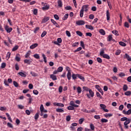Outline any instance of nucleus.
Returning <instances> with one entry per match:
<instances>
[{
    "label": "nucleus",
    "instance_id": "obj_1",
    "mask_svg": "<svg viewBox=\"0 0 131 131\" xmlns=\"http://www.w3.org/2000/svg\"><path fill=\"white\" fill-rule=\"evenodd\" d=\"M89 92V93H87L86 94V96L88 99H90V98H94V96H95V93H94L93 90H92V89H90Z\"/></svg>",
    "mask_w": 131,
    "mask_h": 131
},
{
    "label": "nucleus",
    "instance_id": "obj_2",
    "mask_svg": "<svg viewBox=\"0 0 131 131\" xmlns=\"http://www.w3.org/2000/svg\"><path fill=\"white\" fill-rule=\"evenodd\" d=\"M129 123H130V119L128 118L126 120V121L124 123L125 128H126V129L128 128V125H127L129 124Z\"/></svg>",
    "mask_w": 131,
    "mask_h": 131
},
{
    "label": "nucleus",
    "instance_id": "obj_3",
    "mask_svg": "<svg viewBox=\"0 0 131 131\" xmlns=\"http://www.w3.org/2000/svg\"><path fill=\"white\" fill-rule=\"evenodd\" d=\"M43 7L42 8L43 11H47L50 9V5L47 3L43 4Z\"/></svg>",
    "mask_w": 131,
    "mask_h": 131
},
{
    "label": "nucleus",
    "instance_id": "obj_4",
    "mask_svg": "<svg viewBox=\"0 0 131 131\" xmlns=\"http://www.w3.org/2000/svg\"><path fill=\"white\" fill-rule=\"evenodd\" d=\"M100 107H101V109L103 110L104 112H109V110L106 109V106L104 104H100Z\"/></svg>",
    "mask_w": 131,
    "mask_h": 131
},
{
    "label": "nucleus",
    "instance_id": "obj_5",
    "mask_svg": "<svg viewBox=\"0 0 131 131\" xmlns=\"http://www.w3.org/2000/svg\"><path fill=\"white\" fill-rule=\"evenodd\" d=\"M76 24L79 26H80V25H84L85 24V22L82 20H78L76 22Z\"/></svg>",
    "mask_w": 131,
    "mask_h": 131
},
{
    "label": "nucleus",
    "instance_id": "obj_6",
    "mask_svg": "<svg viewBox=\"0 0 131 131\" xmlns=\"http://www.w3.org/2000/svg\"><path fill=\"white\" fill-rule=\"evenodd\" d=\"M89 5H84L82 7L81 9L85 12H88L89 11Z\"/></svg>",
    "mask_w": 131,
    "mask_h": 131
},
{
    "label": "nucleus",
    "instance_id": "obj_7",
    "mask_svg": "<svg viewBox=\"0 0 131 131\" xmlns=\"http://www.w3.org/2000/svg\"><path fill=\"white\" fill-rule=\"evenodd\" d=\"M5 29L8 33H11L12 32V30H13V29L12 28H10L8 26H6L5 27Z\"/></svg>",
    "mask_w": 131,
    "mask_h": 131
},
{
    "label": "nucleus",
    "instance_id": "obj_8",
    "mask_svg": "<svg viewBox=\"0 0 131 131\" xmlns=\"http://www.w3.org/2000/svg\"><path fill=\"white\" fill-rule=\"evenodd\" d=\"M123 114H125V115H130L131 114V109H129L127 111L125 110L123 111Z\"/></svg>",
    "mask_w": 131,
    "mask_h": 131
},
{
    "label": "nucleus",
    "instance_id": "obj_9",
    "mask_svg": "<svg viewBox=\"0 0 131 131\" xmlns=\"http://www.w3.org/2000/svg\"><path fill=\"white\" fill-rule=\"evenodd\" d=\"M32 59H25L24 62L25 64H28V65H30L32 62Z\"/></svg>",
    "mask_w": 131,
    "mask_h": 131
},
{
    "label": "nucleus",
    "instance_id": "obj_10",
    "mask_svg": "<svg viewBox=\"0 0 131 131\" xmlns=\"http://www.w3.org/2000/svg\"><path fill=\"white\" fill-rule=\"evenodd\" d=\"M53 105L54 106H57L58 107H64V104L61 103L54 102Z\"/></svg>",
    "mask_w": 131,
    "mask_h": 131
},
{
    "label": "nucleus",
    "instance_id": "obj_11",
    "mask_svg": "<svg viewBox=\"0 0 131 131\" xmlns=\"http://www.w3.org/2000/svg\"><path fill=\"white\" fill-rule=\"evenodd\" d=\"M51 21L53 23V24L56 26V27H57V28H60V26H59L58 23H57V22H56L55 20L51 19Z\"/></svg>",
    "mask_w": 131,
    "mask_h": 131
},
{
    "label": "nucleus",
    "instance_id": "obj_12",
    "mask_svg": "<svg viewBox=\"0 0 131 131\" xmlns=\"http://www.w3.org/2000/svg\"><path fill=\"white\" fill-rule=\"evenodd\" d=\"M72 77L74 80L77 79V78H78V74H75L74 73H73L72 75Z\"/></svg>",
    "mask_w": 131,
    "mask_h": 131
},
{
    "label": "nucleus",
    "instance_id": "obj_13",
    "mask_svg": "<svg viewBox=\"0 0 131 131\" xmlns=\"http://www.w3.org/2000/svg\"><path fill=\"white\" fill-rule=\"evenodd\" d=\"M15 60L17 61V62H20L21 61V58L20 57V54H16L15 56Z\"/></svg>",
    "mask_w": 131,
    "mask_h": 131
},
{
    "label": "nucleus",
    "instance_id": "obj_14",
    "mask_svg": "<svg viewBox=\"0 0 131 131\" xmlns=\"http://www.w3.org/2000/svg\"><path fill=\"white\" fill-rule=\"evenodd\" d=\"M38 44L37 43H35L34 44L32 45L30 47V48L31 49V50H33V49H35L36 47H38Z\"/></svg>",
    "mask_w": 131,
    "mask_h": 131
},
{
    "label": "nucleus",
    "instance_id": "obj_15",
    "mask_svg": "<svg viewBox=\"0 0 131 131\" xmlns=\"http://www.w3.org/2000/svg\"><path fill=\"white\" fill-rule=\"evenodd\" d=\"M124 58H125L126 59H127V61H129L131 62V58H130V56H129V55L128 54H127V53H126V54H125Z\"/></svg>",
    "mask_w": 131,
    "mask_h": 131
},
{
    "label": "nucleus",
    "instance_id": "obj_16",
    "mask_svg": "<svg viewBox=\"0 0 131 131\" xmlns=\"http://www.w3.org/2000/svg\"><path fill=\"white\" fill-rule=\"evenodd\" d=\"M18 74H19V75L21 76V77H26V72H24V73L23 72H19L18 73Z\"/></svg>",
    "mask_w": 131,
    "mask_h": 131
},
{
    "label": "nucleus",
    "instance_id": "obj_17",
    "mask_svg": "<svg viewBox=\"0 0 131 131\" xmlns=\"http://www.w3.org/2000/svg\"><path fill=\"white\" fill-rule=\"evenodd\" d=\"M50 78L52 79V80H57V76L54 74L50 75Z\"/></svg>",
    "mask_w": 131,
    "mask_h": 131
},
{
    "label": "nucleus",
    "instance_id": "obj_18",
    "mask_svg": "<svg viewBox=\"0 0 131 131\" xmlns=\"http://www.w3.org/2000/svg\"><path fill=\"white\" fill-rule=\"evenodd\" d=\"M106 20L107 21H109V20H110V13L108 10L106 11Z\"/></svg>",
    "mask_w": 131,
    "mask_h": 131
},
{
    "label": "nucleus",
    "instance_id": "obj_19",
    "mask_svg": "<svg viewBox=\"0 0 131 131\" xmlns=\"http://www.w3.org/2000/svg\"><path fill=\"white\" fill-rule=\"evenodd\" d=\"M85 27L87 28V29H90V30H94V27L92 25H85Z\"/></svg>",
    "mask_w": 131,
    "mask_h": 131
},
{
    "label": "nucleus",
    "instance_id": "obj_20",
    "mask_svg": "<svg viewBox=\"0 0 131 131\" xmlns=\"http://www.w3.org/2000/svg\"><path fill=\"white\" fill-rule=\"evenodd\" d=\"M78 78H79V79L82 80V81H84V80H85V79L84 78V77L82 76L80 74H78Z\"/></svg>",
    "mask_w": 131,
    "mask_h": 131
},
{
    "label": "nucleus",
    "instance_id": "obj_21",
    "mask_svg": "<svg viewBox=\"0 0 131 131\" xmlns=\"http://www.w3.org/2000/svg\"><path fill=\"white\" fill-rule=\"evenodd\" d=\"M112 36H113V35H108V37H107V41H111L112 40V39H113V37Z\"/></svg>",
    "mask_w": 131,
    "mask_h": 131
},
{
    "label": "nucleus",
    "instance_id": "obj_22",
    "mask_svg": "<svg viewBox=\"0 0 131 131\" xmlns=\"http://www.w3.org/2000/svg\"><path fill=\"white\" fill-rule=\"evenodd\" d=\"M49 20H50V18L49 17H45L42 19V23H46V22H48Z\"/></svg>",
    "mask_w": 131,
    "mask_h": 131
},
{
    "label": "nucleus",
    "instance_id": "obj_23",
    "mask_svg": "<svg viewBox=\"0 0 131 131\" xmlns=\"http://www.w3.org/2000/svg\"><path fill=\"white\" fill-rule=\"evenodd\" d=\"M112 32L113 34H115V35H116V36H118L119 35V33H118V31H116V30H113Z\"/></svg>",
    "mask_w": 131,
    "mask_h": 131
},
{
    "label": "nucleus",
    "instance_id": "obj_24",
    "mask_svg": "<svg viewBox=\"0 0 131 131\" xmlns=\"http://www.w3.org/2000/svg\"><path fill=\"white\" fill-rule=\"evenodd\" d=\"M99 32L102 35H105V34H106V32H105V30H104L103 29H100Z\"/></svg>",
    "mask_w": 131,
    "mask_h": 131
},
{
    "label": "nucleus",
    "instance_id": "obj_25",
    "mask_svg": "<svg viewBox=\"0 0 131 131\" xmlns=\"http://www.w3.org/2000/svg\"><path fill=\"white\" fill-rule=\"evenodd\" d=\"M127 90H128V87L127 86V85L124 84L123 86V91H124V92H126Z\"/></svg>",
    "mask_w": 131,
    "mask_h": 131
},
{
    "label": "nucleus",
    "instance_id": "obj_26",
    "mask_svg": "<svg viewBox=\"0 0 131 131\" xmlns=\"http://www.w3.org/2000/svg\"><path fill=\"white\" fill-rule=\"evenodd\" d=\"M58 7H59V8H62V7H63V4L62 3L61 0H58Z\"/></svg>",
    "mask_w": 131,
    "mask_h": 131
},
{
    "label": "nucleus",
    "instance_id": "obj_27",
    "mask_svg": "<svg viewBox=\"0 0 131 131\" xmlns=\"http://www.w3.org/2000/svg\"><path fill=\"white\" fill-rule=\"evenodd\" d=\"M67 76L68 77V80H70V79H71V76H72L71 72H68Z\"/></svg>",
    "mask_w": 131,
    "mask_h": 131
},
{
    "label": "nucleus",
    "instance_id": "obj_28",
    "mask_svg": "<svg viewBox=\"0 0 131 131\" xmlns=\"http://www.w3.org/2000/svg\"><path fill=\"white\" fill-rule=\"evenodd\" d=\"M56 112H58L59 113H63L64 110H63L62 108H57Z\"/></svg>",
    "mask_w": 131,
    "mask_h": 131
},
{
    "label": "nucleus",
    "instance_id": "obj_29",
    "mask_svg": "<svg viewBox=\"0 0 131 131\" xmlns=\"http://www.w3.org/2000/svg\"><path fill=\"white\" fill-rule=\"evenodd\" d=\"M30 74L32 75V76H33L34 77H35L38 76L36 73H35L34 72H32V71L30 72Z\"/></svg>",
    "mask_w": 131,
    "mask_h": 131
},
{
    "label": "nucleus",
    "instance_id": "obj_30",
    "mask_svg": "<svg viewBox=\"0 0 131 131\" xmlns=\"http://www.w3.org/2000/svg\"><path fill=\"white\" fill-rule=\"evenodd\" d=\"M69 16V14L68 13L66 14L63 16V17L62 18V19L64 20H67V19H68Z\"/></svg>",
    "mask_w": 131,
    "mask_h": 131
},
{
    "label": "nucleus",
    "instance_id": "obj_31",
    "mask_svg": "<svg viewBox=\"0 0 131 131\" xmlns=\"http://www.w3.org/2000/svg\"><path fill=\"white\" fill-rule=\"evenodd\" d=\"M103 58L109 60V59H110V56L108 54H104L103 56Z\"/></svg>",
    "mask_w": 131,
    "mask_h": 131
},
{
    "label": "nucleus",
    "instance_id": "obj_32",
    "mask_svg": "<svg viewBox=\"0 0 131 131\" xmlns=\"http://www.w3.org/2000/svg\"><path fill=\"white\" fill-rule=\"evenodd\" d=\"M119 43L120 46H121L122 47H126V43H124L123 41H120Z\"/></svg>",
    "mask_w": 131,
    "mask_h": 131
},
{
    "label": "nucleus",
    "instance_id": "obj_33",
    "mask_svg": "<svg viewBox=\"0 0 131 131\" xmlns=\"http://www.w3.org/2000/svg\"><path fill=\"white\" fill-rule=\"evenodd\" d=\"M76 33L77 34V35H79V36H82V35H83V34H82V33L79 31H77Z\"/></svg>",
    "mask_w": 131,
    "mask_h": 131
},
{
    "label": "nucleus",
    "instance_id": "obj_34",
    "mask_svg": "<svg viewBox=\"0 0 131 131\" xmlns=\"http://www.w3.org/2000/svg\"><path fill=\"white\" fill-rule=\"evenodd\" d=\"M83 90L85 92H89V91L91 90V89H90V88H89V87H87V86H83Z\"/></svg>",
    "mask_w": 131,
    "mask_h": 131
},
{
    "label": "nucleus",
    "instance_id": "obj_35",
    "mask_svg": "<svg viewBox=\"0 0 131 131\" xmlns=\"http://www.w3.org/2000/svg\"><path fill=\"white\" fill-rule=\"evenodd\" d=\"M83 12H84V11L83 9H81V10L80 11V17L81 18H82V17H83Z\"/></svg>",
    "mask_w": 131,
    "mask_h": 131
},
{
    "label": "nucleus",
    "instance_id": "obj_36",
    "mask_svg": "<svg viewBox=\"0 0 131 131\" xmlns=\"http://www.w3.org/2000/svg\"><path fill=\"white\" fill-rule=\"evenodd\" d=\"M19 49V46L18 45H16L12 49V52H15V51H17Z\"/></svg>",
    "mask_w": 131,
    "mask_h": 131
},
{
    "label": "nucleus",
    "instance_id": "obj_37",
    "mask_svg": "<svg viewBox=\"0 0 131 131\" xmlns=\"http://www.w3.org/2000/svg\"><path fill=\"white\" fill-rule=\"evenodd\" d=\"M107 3L109 7V9H110V10H112V5H111V2H110L108 1H107Z\"/></svg>",
    "mask_w": 131,
    "mask_h": 131
},
{
    "label": "nucleus",
    "instance_id": "obj_38",
    "mask_svg": "<svg viewBox=\"0 0 131 131\" xmlns=\"http://www.w3.org/2000/svg\"><path fill=\"white\" fill-rule=\"evenodd\" d=\"M13 85H14L15 88H18L19 86V84L16 81H13Z\"/></svg>",
    "mask_w": 131,
    "mask_h": 131
},
{
    "label": "nucleus",
    "instance_id": "obj_39",
    "mask_svg": "<svg viewBox=\"0 0 131 131\" xmlns=\"http://www.w3.org/2000/svg\"><path fill=\"white\" fill-rule=\"evenodd\" d=\"M124 27L126 28H129V24L127 23V21H125L124 25Z\"/></svg>",
    "mask_w": 131,
    "mask_h": 131
},
{
    "label": "nucleus",
    "instance_id": "obj_40",
    "mask_svg": "<svg viewBox=\"0 0 131 131\" xmlns=\"http://www.w3.org/2000/svg\"><path fill=\"white\" fill-rule=\"evenodd\" d=\"M104 116L107 118V117H111V116H113V115L112 114H105L104 115Z\"/></svg>",
    "mask_w": 131,
    "mask_h": 131
},
{
    "label": "nucleus",
    "instance_id": "obj_41",
    "mask_svg": "<svg viewBox=\"0 0 131 131\" xmlns=\"http://www.w3.org/2000/svg\"><path fill=\"white\" fill-rule=\"evenodd\" d=\"M90 128H91L90 129L92 131L95 130V126L94 125V124H90Z\"/></svg>",
    "mask_w": 131,
    "mask_h": 131
},
{
    "label": "nucleus",
    "instance_id": "obj_42",
    "mask_svg": "<svg viewBox=\"0 0 131 131\" xmlns=\"http://www.w3.org/2000/svg\"><path fill=\"white\" fill-rule=\"evenodd\" d=\"M89 18L91 20H93V19H94L95 18V15L93 14H91L89 15Z\"/></svg>",
    "mask_w": 131,
    "mask_h": 131
},
{
    "label": "nucleus",
    "instance_id": "obj_43",
    "mask_svg": "<svg viewBox=\"0 0 131 131\" xmlns=\"http://www.w3.org/2000/svg\"><path fill=\"white\" fill-rule=\"evenodd\" d=\"M64 9L67 10V11H69V10H72V7H71L70 6H68L64 7Z\"/></svg>",
    "mask_w": 131,
    "mask_h": 131
},
{
    "label": "nucleus",
    "instance_id": "obj_44",
    "mask_svg": "<svg viewBox=\"0 0 131 131\" xmlns=\"http://www.w3.org/2000/svg\"><path fill=\"white\" fill-rule=\"evenodd\" d=\"M42 57H43V59L44 60V62L45 63H47V57H46V55H45V54H42Z\"/></svg>",
    "mask_w": 131,
    "mask_h": 131
},
{
    "label": "nucleus",
    "instance_id": "obj_45",
    "mask_svg": "<svg viewBox=\"0 0 131 131\" xmlns=\"http://www.w3.org/2000/svg\"><path fill=\"white\" fill-rule=\"evenodd\" d=\"M39 117V114H38V113H37L34 117V118L35 119V120H37V119H38V118Z\"/></svg>",
    "mask_w": 131,
    "mask_h": 131
},
{
    "label": "nucleus",
    "instance_id": "obj_46",
    "mask_svg": "<svg viewBox=\"0 0 131 131\" xmlns=\"http://www.w3.org/2000/svg\"><path fill=\"white\" fill-rule=\"evenodd\" d=\"M82 50V48L81 47L78 48L76 50H74V53H76L77 52H79Z\"/></svg>",
    "mask_w": 131,
    "mask_h": 131
},
{
    "label": "nucleus",
    "instance_id": "obj_47",
    "mask_svg": "<svg viewBox=\"0 0 131 131\" xmlns=\"http://www.w3.org/2000/svg\"><path fill=\"white\" fill-rule=\"evenodd\" d=\"M124 95H125V96H130V95H131V92L129 91H127V92H125Z\"/></svg>",
    "mask_w": 131,
    "mask_h": 131
},
{
    "label": "nucleus",
    "instance_id": "obj_48",
    "mask_svg": "<svg viewBox=\"0 0 131 131\" xmlns=\"http://www.w3.org/2000/svg\"><path fill=\"white\" fill-rule=\"evenodd\" d=\"M57 71L58 72H62L63 71V68L62 67H59L57 69Z\"/></svg>",
    "mask_w": 131,
    "mask_h": 131
},
{
    "label": "nucleus",
    "instance_id": "obj_49",
    "mask_svg": "<svg viewBox=\"0 0 131 131\" xmlns=\"http://www.w3.org/2000/svg\"><path fill=\"white\" fill-rule=\"evenodd\" d=\"M46 35H47V31H45L42 33L41 35V37H45V36H46Z\"/></svg>",
    "mask_w": 131,
    "mask_h": 131
},
{
    "label": "nucleus",
    "instance_id": "obj_50",
    "mask_svg": "<svg viewBox=\"0 0 131 131\" xmlns=\"http://www.w3.org/2000/svg\"><path fill=\"white\" fill-rule=\"evenodd\" d=\"M39 30V27H36L34 30V33H37V31Z\"/></svg>",
    "mask_w": 131,
    "mask_h": 131
},
{
    "label": "nucleus",
    "instance_id": "obj_51",
    "mask_svg": "<svg viewBox=\"0 0 131 131\" xmlns=\"http://www.w3.org/2000/svg\"><path fill=\"white\" fill-rule=\"evenodd\" d=\"M86 36H90V37H92L93 34L91 32H88L85 33Z\"/></svg>",
    "mask_w": 131,
    "mask_h": 131
},
{
    "label": "nucleus",
    "instance_id": "obj_52",
    "mask_svg": "<svg viewBox=\"0 0 131 131\" xmlns=\"http://www.w3.org/2000/svg\"><path fill=\"white\" fill-rule=\"evenodd\" d=\"M74 106L71 105L68 107V110H74Z\"/></svg>",
    "mask_w": 131,
    "mask_h": 131
},
{
    "label": "nucleus",
    "instance_id": "obj_53",
    "mask_svg": "<svg viewBox=\"0 0 131 131\" xmlns=\"http://www.w3.org/2000/svg\"><path fill=\"white\" fill-rule=\"evenodd\" d=\"M6 63L3 62L2 63L1 67L2 69H4V68H6Z\"/></svg>",
    "mask_w": 131,
    "mask_h": 131
},
{
    "label": "nucleus",
    "instance_id": "obj_54",
    "mask_svg": "<svg viewBox=\"0 0 131 131\" xmlns=\"http://www.w3.org/2000/svg\"><path fill=\"white\" fill-rule=\"evenodd\" d=\"M77 90L78 94H80L81 93V88H80V86H78L77 88Z\"/></svg>",
    "mask_w": 131,
    "mask_h": 131
},
{
    "label": "nucleus",
    "instance_id": "obj_55",
    "mask_svg": "<svg viewBox=\"0 0 131 131\" xmlns=\"http://www.w3.org/2000/svg\"><path fill=\"white\" fill-rule=\"evenodd\" d=\"M123 108H124V106H123V105L121 104L119 107V110H120V111H122V110H123Z\"/></svg>",
    "mask_w": 131,
    "mask_h": 131
},
{
    "label": "nucleus",
    "instance_id": "obj_56",
    "mask_svg": "<svg viewBox=\"0 0 131 131\" xmlns=\"http://www.w3.org/2000/svg\"><path fill=\"white\" fill-rule=\"evenodd\" d=\"M97 61L98 62V63H102V62H103V60L100 57L97 58Z\"/></svg>",
    "mask_w": 131,
    "mask_h": 131
},
{
    "label": "nucleus",
    "instance_id": "obj_57",
    "mask_svg": "<svg viewBox=\"0 0 131 131\" xmlns=\"http://www.w3.org/2000/svg\"><path fill=\"white\" fill-rule=\"evenodd\" d=\"M7 126H8V127H10V128H13V125L10 122L7 123Z\"/></svg>",
    "mask_w": 131,
    "mask_h": 131
},
{
    "label": "nucleus",
    "instance_id": "obj_58",
    "mask_svg": "<svg viewBox=\"0 0 131 131\" xmlns=\"http://www.w3.org/2000/svg\"><path fill=\"white\" fill-rule=\"evenodd\" d=\"M120 53H121V51L120 50H117L115 53V55H116V56H118L120 55Z\"/></svg>",
    "mask_w": 131,
    "mask_h": 131
},
{
    "label": "nucleus",
    "instance_id": "obj_59",
    "mask_svg": "<svg viewBox=\"0 0 131 131\" xmlns=\"http://www.w3.org/2000/svg\"><path fill=\"white\" fill-rule=\"evenodd\" d=\"M66 33L67 35L69 37H70L71 36V33H70V32H69V31H66Z\"/></svg>",
    "mask_w": 131,
    "mask_h": 131
},
{
    "label": "nucleus",
    "instance_id": "obj_60",
    "mask_svg": "<svg viewBox=\"0 0 131 131\" xmlns=\"http://www.w3.org/2000/svg\"><path fill=\"white\" fill-rule=\"evenodd\" d=\"M59 93H62L63 91V87L62 86H60L58 88Z\"/></svg>",
    "mask_w": 131,
    "mask_h": 131
},
{
    "label": "nucleus",
    "instance_id": "obj_61",
    "mask_svg": "<svg viewBox=\"0 0 131 131\" xmlns=\"http://www.w3.org/2000/svg\"><path fill=\"white\" fill-rule=\"evenodd\" d=\"M78 45H79V42H77L73 43L72 47H78Z\"/></svg>",
    "mask_w": 131,
    "mask_h": 131
},
{
    "label": "nucleus",
    "instance_id": "obj_62",
    "mask_svg": "<svg viewBox=\"0 0 131 131\" xmlns=\"http://www.w3.org/2000/svg\"><path fill=\"white\" fill-rule=\"evenodd\" d=\"M34 57L35 58V59H39L40 58L39 55H38V54H34Z\"/></svg>",
    "mask_w": 131,
    "mask_h": 131
},
{
    "label": "nucleus",
    "instance_id": "obj_63",
    "mask_svg": "<svg viewBox=\"0 0 131 131\" xmlns=\"http://www.w3.org/2000/svg\"><path fill=\"white\" fill-rule=\"evenodd\" d=\"M30 56V51H28L25 55V58H28Z\"/></svg>",
    "mask_w": 131,
    "mask_h": 131
},
{
    "label": "nucleus",
    "instance_id": "obj_64",
    "mask_svg": "<svg viewBox=\"0 0 131 131\" xmlns=\"http://www.w3.org/2000/svg\"><path fill=\"white\" fill-rule=\"evenodd\" d=\"M101 122L102 123H106V122H108V120L106 119H102L101 120Z\"/></svg>",
    "mask_w": 131,
    "mask_h": 131
}]
</instances>
